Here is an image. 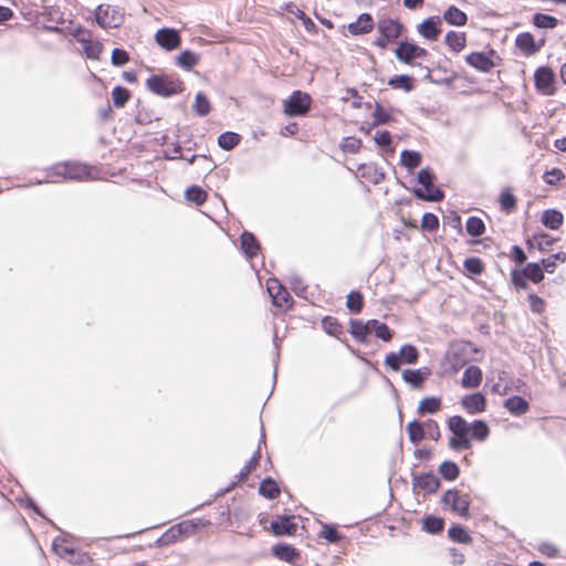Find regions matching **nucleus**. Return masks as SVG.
Segmentation results:
<instances>
[{
  "label": "nucleus",
  "instance_id": "17",
  "mask_svg": "<svg viewBox=\"0 0 566 566\" xmlns=\"http://www.w3.org/2000/svg\"><path fill=\"white\" fill-rule=\"evenodd\" d=\"M357 171L359 172L360 177L368 180L373 185H379L381 184L385 178L386 174L382 170V168H379L374 163H361L357 166Z\"/></svg>",
  "mask_w": 566,
  "mask_h": 566
},
{
  "label": "nucleus",
  "instance_id": "36",
  "mask_svg": "<svg viewBox=\"0 0 566 566\" xmlns=\"http://www.w3.org/2000/svg\"><path fill=\"white\" fill-rule=\"evenodd\" d=\"M270 297L272 300L273 306L285 310H291L295 303L292 295L284 285L270 294Z\"/></svg>",
  "mask_w": 566,
  "mask_h": 566
},
{
  "label": "nucleus",
  "instance_id": "4",
  "mask_svg": "<svg viewBox=\"0 0 566 566\" xmlns=\"http://www.w3.org/2000/svg\"><path fill=\"white\" fill-rule=\"evenodd\" d=\"M440 505L444 511H449L464 520L470 518L471 499L468 494H462L457 488L444 491L440 497Z\"/></svg>",
  "mask_w": 566,
  "mask_h": 566
},
{
  "label": "nucleus",
  "instance_id": "29",
  "mask_svg": "<svg viewBox=\"0 0 566 566\" xmlns=\"http://www.w3.org/2000/svg\"><path fill=\"white\" fill-rule=\"evenodd\" d=\"M437 471L439 474V479H442L447 482L455 481L461 474V469L459 464L453 460H443L438 465Z\"/></svg>",
  "mask_w": 566,
  "mask_h": 566
},
{
  "label": "nucleus",
  "instance_id": "32",
  "mask_svg": "<svg viewBox=\"0 0 566 566\" xmlns=\"http://www.w3.org/2000/svg\"><path fill=\"white\" fill-rule=\"evenodd\" d=\"M446 520L436 514H426L422 517L421 530L430 535H438L443 531Z\"/></svg>",
  "mask_w": 566,
  "mask_h": 566
},
{
  "label": "nucleus",
  "instance_id": "6",
  "mask_svg": "<svg viewBox=\"0 0 566 566\" xmlns=\"http://www.w3.org/2000/svg\"><path fill=\"white\" fill-rule=\"evenodd\" d=\"M478 350V347L469 340L451 343L444 355V359L449 363V370L455 374L468 366L471 360L469 354Z\"/></svg>",
  "mask_w": 566,
  "mask_h": 566
},
{
  "label": "nucleus",
  "instance_id": "23",
  "mask_svg": "<svg viewBox=\"0 0 566 566\" xmlns=\"http://www.w3.org/2000/svg\"><path fill=\"white\" fill-rule=\"evenodd\" d=\"M541 223L548 230L556 231L564 223V214L557 208H548L542 212Z\"/></svg>",
  "mask_w": 566,
  "mask_h": 566
},
{
  "label": "nucleus",
  "instance_id": "49",
  "mask_svg": "<svg viewBox=\"0 0 566 566\" xmlns=\"http://www.w3.org/2000/svg\"><path fill=\"white\" fill-rule=\"evenodd\" d=\"M346 307L352 314H359L364 307V295L359 290H352L346 296Z\"/></svg>",
  "mask_w": 566,
  "mask_h": 566
},
{
  "label": "nucleus",
  "instance_id": "21",
  "mask_svg": "<svg viewBox=\"0 0 566 566\" xmlns=\"http://www.w3.org/2000/svg\"><path fill=\"white\" fill-rule=\"evenodd\" d=\"M482 378L483 373L479 366L468 365L461 378V386L465 389H475L481 385Z\"/></svg>",
  "mask_w": 566,
  "mask_h": 566
},
{
  "label": "nucleus",
  "instance_id": "15",
  "mask_svg": "<svg viewBox=\"0 0 566 566\" xmlns=\"http://www.w3.org/2000/svg\"><path fill=\"white\" fill-rule=\"evenodd\" d=\"M240 250L247 260H252L260 253L261 244L253 232L248 230L241 232Z\"/></svg>",
  "mask_w": 566,
  "mask_h": 566
},
{
  "label": "nucleus",
  "instance_id": "38",
  "mask_svg": "<svg viewBox=\"0 0 566 566\" xmlns=\"http://www.w3.org/2000/svg\"><path fill=\"white\" fill-rule=\"evenodd\" d=\"M186 145L185 146H181L179 142L175 143L174 144V147L171 149V153H169V150H165L164 151V158L167 159V160H186V158H188V156L184 155V150L185 151H192L197 148V144L196 143H192L190 140H187L185 143Z\"/></svg>",
  "mask_w": 566,
  "mask_h": 566
},
{
  "label": "nucleus",
  "instance_id": "2",
  "mask_svg": "<svg viewBox=\"0 0 566 566\" xmlns=\"http://www.w3.org/2000/svg\"><path fill=\"white\" fill-rule=\"evenodd\" d=\"M45 174L46 178L59 177L61 181H84L91 178V166L80 161L65 160L48 167ZM51 182H60V180Z\"/></svg>",
  "mask_w": 566,
  "mask_h": 566
},
{
  "label": "nucleus",
  "instance_id": "43",
  "mask_svg": "<svg viewBox=\"0 0 566 566\" xmlns=\"http://www.w3.org/2000/svg\"><path fill=\"white\" fill-rule=\"evenodd\" d=\"M241 139L240 134L227 130L218 136L217 143L222 150L230 151L240 144Z\"/></svg>",
  "mask_w": 566,
  "mask_h": 566
},
{
  "label": "nucleus",
  "instance_id": "54",
  "mask_svg": "<svg viewBox=\"0 0 566 566\" xmlns=\"http://www.w3.org/2000/svg\"><path fill=\"white\" fill-rule=\"evenodd\" d=\"M443 19L452 25L462 27L467 23V14L454 6H451L443 14Z\"/></svg>",
  "mask_w": 566,
  "mask_h": 566
},
{
  "label": "nucleus",
  "instance_id": "5",
  "mask_svg": "<svg viewBox=\"0 0 566 566\" xmlns=\"http://www.w3.org/2000/svg\"><path fill=\"white\" fill-rule=\"evenodd\" d=\"M420 358V350L411 343H405L397 352H389L385 355L384 366L389 371H399L401 365H415Z\"/></svg>",
  "mask_w": 566,
  "mask_h": 566
},
{
  "label": "nucleus",
  "instance_id": "18",
  "mask_svg": "<svg viewBox=\"0 0 566 566\" xmlns=\"http://www.w3.org/2000/svg\"><path fill=\"white\" fill-rule=\"evenodd\" d=\"M467 429L470 432V440L476 442H484L489 439L491 429L486 420L484 419H474L471 422L467 421Z\"/></svg>",
  "mask_w": 566,
  "mask_h": 566
},
{
  "label": "nucleus",
  "instance_id": "34",
  "mask_svg": "<svg viewBox=\"0 0 566 566\" xmlns=\"http://www.w3.org/2000/svg\"><path fill=\"white\" fill-rule=\"evenodd\" d=\"M441 408V398L438 396H426L423 397L417 407V413L419 416L436 415Z\"/></svg>",
  "mask_w": 566,
  "mask_h": 566
},
{
  "label": "nucleus",
  "instance_id": "20",
  "mask_svg": "<svg viewBox=\"0 0 566 566\" xmlns=\"http://www.w3.org/2000/svg\"><path fill=\"white\" fill-rule=\"evenodd\" d=\"M427 51L416 44L402 42L396 50V56L399 61L410 63L416 57H423Z\"/></svg>",
  "mask_w": 566,
  "mask_h": 566
},
{
  "label": "nucleus",
  "instance_id": "62",
  "mask_svg": "<svg viewBox=\"0 0 566 566\" xmlns=\"http://www.w3.org/2000/svg\"><path fill=\"white\" fill-rule=\"evenodd\" d=\"M80 42L84 44V52L88 59L98 60L103 51L102 43L97 41H90L87 39H80Z\"/></svg>",
  "mask_w": 566,
  "mask_h": 566
},
{
  "label": "nucleus",
  "instance_id": "24",
  "mask_svg": "<svg viewBox=\"0 0 566 566\" xmlns=\"http://www.w3.org/2000/svg\"><path fill=\"white\" fill-rule=\"evenodd\" d=\"M211 522L205 518H191L176 524L181 538L196 534L199 530L209 527Z\"/></svg>",
  "mask_w": 566,
  "mask_h": 566
},
{
  "label": "nucleus",
  "instance_id": "56",
  "mask_svg": "<svg viewBox=\"0 0 566 566\" xmlns=\"http://www.w3.org/2000/svg\"><path fill=\"white\" fill-rule=\"evenodd\" d=\"M199 62V55L193 53L192 51L186 50L182 51L176 57V64L185 70H190Z\"/></svg>",
  "mask_w": 566,
  "mask_h": 566
},
{
  "label": "nucleus",
  "instance_id": "45",
  "mask_svg": "<svg viewBox=\"0 0 566 566\" xmlns=\"http://www.w3.org/2000/svg\"><path fill=\"white\" fill-rule=\"evenodd\" d=\"M401 31V24L391 19H384L378 22V32L387 39L396 40Z\"/></svg>",
  "mask_w": 566,
  "mask_h": 566
},
{
  "label": "nucleus",
  "instance_id": "27",
  "mask_svg": "<svg viewBox=\"0 0 566 566\" xmlns=\"http://www.w3.org/2000/svg\"><path fill=\"white\" fill-rule=\"evenodd\" d=\"M422 154L413 149H403L400 153L399 164L413 175L415 169L421 165Z\"/></svg>",
  "mask_w": 566,
  "mask_h": 566
},
{
  "label": "nucleus",
  "instance_id": "26",
  "mask_svg": "<svg viewBox=\"0 0 566 566\" xmlns=\"http://www.w3.org/2000/svg\"><path fill=\"white\" fill-rule=\"evenodd\" d=\"M500 209L505 214L513 213L517 208V197L511 187H504L497 198Z\"/></svg>",
  "mask_w": 566,
  "mask_h": 566
},
{
  "label": "nucleus",
  "instance_id": "53",
  "mask_svg": "<svg viewBox=\"0 0 566 566\" xmlns=\"http://www.w3.org/2000/svg\"><path fill=\"white\" fill-rule=\"evenodd\" d=\"M542 264V268L546 271V273H554L558 263L566 262V253L563 251H558L556 253L551 254L548 258H543L538 260Z\"/></svg>",
  "mask_w": 566,
  "mask_h": 566
},
{
  "label": "nucleus",
  "instance_id": "28",
  "mask_svg": "<svg viewBox=\"0 0 566 566\" xmlns=\"http://www.w3.org/2000/svg\"><path fill=\"white\" fill-rule=\"evenodd\" d=\"M448 538L458 544H471L473 538L470 534V531L467 526L459 523H451L448 530Z\"/></svg>",
  "mask_w": 566,
  "mask_h": 566
},
{
  "label": "nucleus",
  "instance_id": "46",
  "mask_svg": "<svg viewBox=\"0 0 566 566\" xmlns=\"http://www.w3.org/2000/svg\"><path fill=\"white\" fill-rule=\"evenodd\" d=\"M318 537L326 539L328 543H339L346 538L343 533L337 531L336 524L333 523H322Z\"/></svg>",
  "mask_w": 566,
  "mask_h": 566
},
{
  "label": "nucleus",
  "instance_id": "61",
  "mask_svg": "<svg viewBox=\"0 0 566 566\" xmlns=\"http://www.w3.org/2000/svg\"><path fill=\"white\" fill-rule=\"evenodd\" d=\"M388 84L395 90L409 92L413 87V78L409 75H397L390 78Z\"/></svg>",
  "mask_w": 566,
  "mask_h": 566
},
{
  "label": "nucleus",
  "instance_id": "37",
  "mask_svg": "<svg viewBox=\"0 0 566 566\" xmlns=\"http://www.w3.org/2000/svg\"><path fill=\"white\" fill-rule=\"evenodd\" d=\"M259 494L266 500H275L280 495L277 482L272 476H265L259 484Z\"/></svg>",
  "mask_w": 566,
  "mask_h": 566
},
{
  "label": "nucleus",
  "instance_id": "33",
  "mask_svg": "<svg viewBox=\"0 0 566 566\" xmlns=\"http://www.w3.org/2000/svg\"><path fill=\"white\" fill-rule=\"evenodd\" d=\"M406 432L409 441L413 446H418L423 439H426L424 421H420L418 419L409 421L406 426Z\"/></svg>",
  "mask_w": 566,
  "mask_h": 566
},
{
  "label": "nucleus",
  "instance_id": "63",
  "mask_svg": "<svg viewBox=\"0 0 566 566\" xmlns=\"http://www.w3.org/2000/svg\"><path fill=\"white\" fill-rule=\"evenodd\" d=\"M361 139L355 136H347L339 143V148L347 154H357L361 148Z\"/></svg>",
  "mask_w": 566,
  "mask_h": 566
},
{
  "label": "nucleus",
  "instance_id": "44",
  "mask_svg": "<svg viewBox=\"0 0 566 566\" xmlns=\"http://www.w3.org/2000/svg\"><path fill=\"white\" fill-rule=\"evenodd\" d=\"M523 269L528 282H532L533 284L541 283L545 277L546 271L542 268L539 261L526 262Z\"/></svg>",
  "mask_w": 566,
  "mask_h": 566
},
{
  "label": "nucleus",
  "instance_id": "8",
  "mask_svg": "<svg viewBox=\"0 0 566 566\" xmlns=\"http://www.w3.org/2000/svg\"><path fill=\"white\" fill-rule=\"evenodd\" d=\"M416 467L417 464H413V468L411 469L413 493L422 491L426 495L436 494L441 486V481L439 476L436 475L434 472L431 470L427 472L417 473L415 472Z\"/></svg>",
  "mask_w": 566,
  "mask_h": 566
},
{
  "label": "nucleus",
  "instance_id": "47",
  "mask_svg": "<svg viewBox=\"0 0 566 566\" xmlns=\"http://www.w3.org/2000/svg\"><path fill=\"white\" fill-rule=\"evenodd\" d=\"M374 142L377 148L384 153L392 154L395 151V146L389 130H376Z\"/></svg>",
  "mask_w": 566,
  "mask_h": 566
},
{
  "label": "nucleus",
  "instance_id": "9",
  "mask_svg": "<svg viewBox=\"0 0 566 566\" xmlns=\"http://www.w3.org/2000/svg\"><path fill=\"white\" fill-rule=\"evenodd\" d=\"M95 19L103 29L118 28L124 21V15L116 7L101 4L96 9Z\"/></svg>",
  "mask_w": 566,
  "mask_h": 566
},
{
  "label": "nucleus",
  "instance_id": "3",
  "mask_svg": "<svg viewBox=\"0 0 566 566\" xmlns=\"http://www.w3.org/2000/svg\"><path fill=\"white\" fill-rule=\"evenodd\" d=\"M448 430L451 432V437L448 441V447L452 451L461 452L472 448L470 440V432L467 429V420L460 416L454 415L447 419Z\"/></svg>",
  "mask_w": 566,
  "mask_h": 566
},
{
  "label": "nucleus",
  "instance_id": "51",
  "mask_svg": "<svg viewBox=\"0 0 566 566\" xmlns=\"http://www.w3.org/2000/svg\"><path fill=\"white\" fill-rule=\"evenodd\" d=\"M465 231L472 239L480 238L485 232V223L478 216H471L465 222Z\"/></svg>",
  "mask_w": 566,
  "mask_h": 566
},
{
  "label": "nucleus",
  "instance_id": "30",
  "mask_svg": "<svg viewBox=\"0 0 566 566\" xmlns=\"http://www.w3.org/2000/svg\"><path fill=\"white\" fill-rule=\"evenodd\" d=\"M440 18L438 17H431L429 19H426L418 27V32L426 39L430 41H436L441 32L439 29L440 24Z\"/></svg>",
  "mask_w": 566,
  "mask_h": 566
},
{
  "label": "nucleus",
  "instance_id": "48",
  "mask_svg": "<svg viewBox=\"0 0 566 566\" xmlns=\"http://www.w3.org/2000/svg\"><path fill=\"white\" fill-rule=\"evenodd\" d=\"M180 532L178 531L176 524L166 530L156 541L155 546L156 547H166L171 544H175L179 541H181Z\"/></svg>",
  "mask_w": 566,
  "mask_h": 566
},
{
  "label": "nucleus",
  "instance_id": "16",
  "mask_svg": "<svg viewBox=\"0 0 566 566\" xmlns=\"http://www.w3.org/2000/svg\"><path fill=\"white\" fill-rule=\"evenodd\" d=\"M155 40L157 44L166 51L178 49L181 43V38L178 31L169 28L158 30L155 34Z\"/></svg>",
  "mask_w": 566,
  "mask_h": 566
},
{
  "label": "nucleus",
  "instance_id": "50",
  "mask_svg": "<svg viewBox=\"0 0 566 566\" xmlns=\"http://www.w3.org/2000/svg\"><path fill=\"white\" fill-rule=\"evenodd\" d=\"M323 331L329 335L334 336L336 338L339 337L340 334L344 333L343 325L339 323V321L331 315H326L321 321Z\"/></svg>",
  "mask_w": 566,
  "mask_h": 566
},
{
  "label": "nucleus",
  "instance_id": "57",
  "mask_svg": "<svg viewBox=\"0 0 566 566\" xmlns=\"http://www.w3.org/2000/svg\"><path fill=\"white\" fill-rule=\"evenodd\" d=\"M396 108H374L371 114V126L384 125L394 118V111Z\"/></svg>",
  "mask_w": 566,
  "mask_h": 566
},
{
  "label": "nucleus",
  "instance_id": "10",
  "mask_svg": "<svg viewBox=\"0 0 566 566\" xmlns=\"http://www.w3.org/2000/svg\"><path fill=\"white\" fill-rule=\"evenodd\" d=\"M293 514H277L271 521L270 532L274 536H293L297 531V523Z\"/></svg>",
  "mask_w": 566,
  "mask_h": 566
},
{
  "label": "nucleus",
  "instance_id": "55",
  "mask_svg": "<svg viewBox=\"0 0 566 566\" xmlns=\"http://www.w3.org/2000/svg\"><path fill=\"white\" fill-rule=\"evenodd\" d=\"M446 43L454 52H460L465 48L467 38L463 32L449 31L446 35Z\"/></svg>",
  "mask_w": 566,
  "mask_h": 566
},
{
  "label": "nucleus",
  "instance_id": "22",
  "mask_svg": "<svg viewBox=\"0 0 566 566\" xmlns=\"http://www.w3.org/2000/svg\"><path fill=\"white\" fill-rule=\"evenodd\" d=\"M74 536L70 533H64L52 541V551L61 558L67 559L71 553H74V546L71 545Z\"/></svg>",
  "mask_w": 566,
  "mask_h": 566
},
{
  "label": "nucleus",
  "instance_id": "42",
  "mask_svg": "<svg viewBox=\"0 0 566 566\" xmlns=\"http://www.w3.org/2000/svg\"><path fill=\"white\" fill-rule=\"evenodd\" d=\"M373 19L368 13H363L358 19L348 25V30L352 34H364L373 30Z\"/></svg>",
  "mask_w": 566,
  "mask_h": 566
},
{
  "label": "nucleus",
  "instance_id": "40",
  "mask_svg": "<svg viewBox=\"0 0 566 566\" xmlns=\"http://www.w3.org/2000/svg\"><path fill=\"white\" fill-rule=\"evenodd\" d=\"M18 503L25 510L32 511L35 515L44 518L48 521L53 527L57 528V526L50 521L45 514L42 507L36 503V501L28 493H24L22 496H19L17 499Z\"/></svg>",
  "mask_w": 566,
  "mask_h": 566
},
{
  "label": "nucleus",
  "instance_id": "1",
  "mask_svg": "<svg viewBox=\"0 0 566 566\" xmlns=\"http://www.w3.org/2000/svg\"><path fill=\"white\" fill-rule=\"evenodd\" d=\"M437 180V175L431 167L426 166L420 168L416 176V182L420 187L410 189L413 197L424 202H440L444 199L446 192L440 187L430 189V186Z\"/></svg>",
  "mask_w": 566,
  "mask_h": 566
},
{
  "label": "nucleus",
  "instance_id": "14",
  "mask_svg": "<svg viewBox=\"0 0 566 566\" xmlns=\"http://www.w3.org/2000/svg\"><path fill=\"white\" fill-rule=\"evenodd\" d=\"M271 554L279 560L295 564L301 558V551L294 545L279 542L271 547Z\"/></svg>",
  "mask_w": 566,
  "mask_h": 566
},
{
  "label": "nucleus",
  "instance_id": "19",
  "mask_svg": "<svg viewBox=\"0 0 566 566\" xmlns=\"http://www.w3.org/2000/svg\"><path fill=\"white\" fill-rule=\"evenodd\" d=\"M503 407L513 417H521L530 411V402L520 395H513L506 398L503 402Z\"/></svg>",
  "mask_w": 566,
  "mask_h": 566
},
{
  "label": "nucleus",
  "instance_id": "39",
  "mask_svg": "<svg viewBox=\"0 0 566 566\" xmlns=\"http://www.w3.org/2000/svg\"><path fill=\"white\" fill-rule=\"evenodd\" d=\"M184 196L188 202L193 203L197 207L202 206L208 199L206 190L198 185L188 186Z\"/></svg>",
  "mask_w": 566,
  "mask_h": 566
},
{
  "label": "nucleus",
  "instance_id": "25",
  "mask_svg": "<svg viewBox=\"0 0 566 566\" xmlns=\"http://www.w3.org/2000/svg\"><path fill=\"white\" fill-rule=\"evenodd\" d=\"M348 333L359 344L366 345L370 342V337L363 319L349 318Z\"/></svg>",
  "mask_w": 566,
  "mask_h": 566
},
{
  "label": "nucleus",
  "instance_id": "59",
  "mask_svg": "<svg viewBox=\"0 0 566 566\" xmlns=\"http://www.w3.org/2000/svg\"><path fill=\"white\" fill-rule=\"evenodd\" d=\"M516 46L527 54H533L537 51L534 38L531 33H521L516 38Z\"/></svg>",
  "mask_w": 566,
  "mask_h": 566
},
{
  "label": "nucleus",
  "instance_id": "64",
  "mask_svg": "<svg viewBox=\"0 0 566 566\" xmlns=\"http://www.w3.org/2000/svg\"><path fill=\"white\" fill-rule=\"evenodd\" d=\"M289 283L291 285L292 291L296 296L308 300L307 296V285L304 283L303 279L296 274L291 275L289 279Z\"/></svg>",
  "mask_w": 566,
  "mask_h": 566
},
{
  "label": "nucleus",
  "instance_id": "52",
  "mask_svg": "<svg viewBox=\"0 0 566 566\" xmlns=\"http://www.w3.org/2000/svg\"><path fill=\"white\" fill-rule=\"evenodd\" d=\"M510 276H511V283L517 292L526 291L530 289V284H528L530 282L526 277L523 266L513 268L511 270Z\"/></svg>",
  "mask_w": 566,
  "mask_h": 566
},
{
  "label": "nucleus",
  "instance_id": "13",
  "mask_svg": "<svg viewBox=\"0 0 566 566\" xmlns=\"http://www.w3.org/2000/svg\"><path fill=\"white\" fill-rule=\"evenodd\" d=\"M461 407L469 415H479L486 410L488 399L482 391H474L461 398Z\"/></svg>",
  "mask_w": 566,
  "mask_h": 566
},
{
  "label": "nucleus",
  "instance_id": "11",
  "mask_svg": "<svg viewBox=\"0 0 566 566\" xmlns=\"http://www.w3.org/2000/svg\"><path fill=\"white\" fill-rule=\"evenodd\" d=\"M431 375L432 369L428 366H422L415 369H403L401 373V378L410 387V389L421 390L424 388L426 381Z\"/></svg>",
  "mask_w": 566,
  "mask_h": 566
},
{
  "label": "nucleus",
  "instance_id": "41",
  "mask_svg": "<svg viewBox=\"0 0 566 566\" xmlns=\"http://www.w3.org/2000/svg\"><path fill=\"white\" fill-rule=\"evenodd\" d=\"M260 459H261V448L258 447V449L253 452L250 460L243 465V468L239 471V473H237L234 475V480L238 481V484L248 480L250 473L259 464Z\"/></svg>",
  "mask_w": 566,
  "mask_h": 566
},
{
  "label": "nucleus",
  "instance_id": "58",
  "mask_svg": "<svg viewBox=\"0 0 566 566\" xmlns=\"http://www.w3.org/2000/svg\"><path fill=\"white\" fill-rule=\"evenodd\" d=\"M535 83L538 88H548L553 82L554 74L547 67H541L535 72Z\"/></svg>",
  "mask_w": 566,
  "mask_h": 566
},
{
  "label": "nucleus",
  "instance_id": "7",
  "mask_svg": "<svg viewBox=\"0 0 566 566\" xmlns=\"http://www.w3.org/2000/svg\"><path fill=\"white\" fill-rule=\"evenodd\" d=\"M147 88L156 95L169 97L184 91V83L172 74H156L146 81Z\"/></svg>",
  "mask_w": 566,
  "mask_h": 566
},
{
  "label": "nucleus",
  "instance_id": "31",
  "mask_svg": "<svg viewBox=\"0 0 566 566\" xmlns=\"http://www.w3.org/2000/svg\"><path fill=\"white\" fill-rule=\"evenodd\" d=\"M465 60L471 66L481 72H490L494 67V62L490 55L483 52H473Z\"/></svg>",
  "mask_w": 566,
  "mask_h": 566
},
{
  "label": "nucleus",
  "instance_id": "12",
  "mask_svg": "<svg viewBox=\"0 0 566 566\" xmlns=\"http://www.w3.org/2000/svg\"><path fill=\"white\" fill-rule=\"evenodd\" d=\"M559 238L552 237L545 231H538L525 238V245L530 253L537 250L542 253L548 252Z\"/></svg>",
  "mask_w": 566,
  "mask_h": 566
},
{
  "label": "nucleus",
  "instance_id": "35",
  "mask_svg": "<svg viewBox=\"0 0 566 566\" xmlns=\"http://www.w3.org/2000/svg\"><path fill=\"white\" fill-rule=\"evenodd\" d=\"M463 271L468 277L474 279L484 273L485 265L481 258L468 256L463 261Z\"/></svg>",
  "mask_w": 566,
  "mask_h": 566
},
{
  "label": "nucleus",
  "instance_id": "60",
  "mask_svg": "<svg viewBox=\"0 0 566 566\" xmlns=\"http://www.w3.org/2000/svg\"><path fill=\"white\" fill-rule=\"evenodd\" d=\"M312 98L307 93L295 91L289 97V99L284 101L283 106H311Z\"/></svg>",
  "mask_w": 566,
  "mask_h": 566
}]
</instances>
